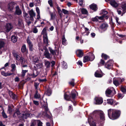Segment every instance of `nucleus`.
<instances>
[{
    "mask_svg": "<svg viewBox=\"0 0 126 126\" xmlns=\"http://www.w3.org/2000/svg\"><path fill=\"white\" fill-rule=\"evenodd\" d=\"M62 11L63 14H68V11L65 9H62Z\"/></svg>",
    "mask_w": 126,
    "mask_h": 126,
    "instance_id": "052dcab7",
    "label": "nucleus"
},
{
    "mask_svg": "<svg viewBox=\"0 0 126 126\" xmlns=\"http://www.w3.org/2000/svg\"><path fill=\"white\" fill-rule=\"evenodd\" d=\"M30 114L28 113H26L23 115V117L24 118L26 119L28 117H29Z\"/></svg>",
    "mask_w": 126,
    "mask_h": 126,
    "instance_id": "864d4df0",
    "label": "nucleus"
},
{
    "mask_svg": "<svg viewBox=\"0 0 126 126\" xmlns=\"http://www.w3.org/2000/svg\"><path fill=\"white\" fill-rule=\"evenodd\" d=\"M13 27V26L11 23H7L4 27V29L7 32H8L12 30Z\"/></svg>",
    "mask_w": 126,
    "mask_h": 126,
    "instance_id": "6e6552de",
    "label": "nucleus"
},
{
    "mask_svg": "<svg viewBox=\"0 0 126 126\" xmlns=\"http://www.w3.org/2000/svg\"><path fill=\"white\" fill-rule=\"evenodd\" d=\"M101 13L103 14V15L105 16V18L106 19H108L109 17L107 15H106L108 13V12L107 11L104 10H103L101 11Z\"/></svg>",
    "mask_w": 126,
    "mask_h": 126,
    "instance_id": "cd10ccee",
    "label": "nucleus"
},
{
    "mask_svg": "<svg viewBox=\"0 0 126 126\" xmlns=\"http://www.w3.org/2000/svg\"><path fill=\"white\" fill-rule=\"evenodd\" d=\"M62 67L64 69H66L67 68V64L64 61H63L62 62Z\"/></svg>",
    "mask_w": 126,
    "mask_h": 126,
    "instance_id": "ea45409f",
    "label": "nucleus"
},
{
    "mask_svg": "<svg viewBox=\"0 0 126 126\" xmlns=\"http://www.w3.org/2000/svg\"><path fill=\"white\" fill-rule=\"evenodd\" d=\"M90 8L94 11H96L97 9V5L94 3L90 5Z\"/></svg>",
    "mask_w": 126,
    "mask_h": 126,
    "instance_id": "412c9836",
    "label": "nucleus"
},
{
    "mask_svg": "<svg viewBox=\"0 0 126 126\" xmlns=\"http://www.w3.org/2000/svg\"><path fill=\"white\" fill-rule=\"evenodd\" d=\"M101 56L105 60H106L109 58V57L108 56L104 53L102 54Z\"/></svg>",
    "mask_w": 126,
    "mask_h": 126,
    "instance_id": "a18cd8bd",
    "label": "nucleus"
},
{
    "mask_svg": "<svg viewBox=\"0 0 126 126\" xmlns=\"http://www.w3.org/2000/svg\"><path fill=\"white\" fill-rule=\"evenodd\" d=\"M5 45V40L3 39H0V49L4 47Z\"/></svg>",
    "mask_w": 126,
    "mask_h": 126,
    "instance_id": "4be33fe9",
    "label": "nucleus"
},
{
    "mask_svg": "<svg viewBox=\"0 0 126 126\" xmlns=\"http://www.w3.org/2000/svg\"><path fill=\"white\" fill-rule=\"evenodd\" d=\"M107 103L109 104L112 105L113 104L114 101L112 99H107Z\"/></svg>",
    "mask_w": 126,
    "mask_h": 126,
    "instance_id": "79ce46f5",
    "label": "nucleus"
},
{
    "mask_svg": "<svg viewBox=\"0 0 126 126\" xmlns=\"http://www.w3.org/2000/svg\"><path fill=\"white\" fill-rule=\"evenodd\" d=\"M113 63V61L112 60H110L108 61L105 64V67L108 69L111 68L112 66Z\"/></svg>",
    "mask_w": 126,
    "mask_h": 126,
    "instance_id": "1a4fd4ad",
    "label": "nucleus"
},
{
    "mask_svg": "<svg viewBox=\"0 0 126 126\" xmlns=\"http://www.w3.org/2000/svg\"><path fill=\"white\" fill-rule=\"evenodd\" d=\"M110 5L113 7H116L118 5V4L114 0H110Z\"/></svg>",
    "mask_w": 126,
    "mask_h": 126,
    "instance_id": "aec40b11",
    "label": "nucleus"
},
{
    "mask_svg": "<svg viewBox=\"0 0 126 126\" xmlns=\"http://www.w3.org/2000/svg\"><path fill=\"white\" fill-rule=\"evenodd\" d=\"M100 119L102 121H103L105 120L104 114L103 112H101L100 113Z\"/></svg>",
    "mask_w": 126,
    "mask_h": 126,
    "instance_id": "7c9ffc66",
    "label": "nucleus"
},
{
    "mask_svg": "<svg viewBox=\"0 0 126 126\" xmlns=\"http://www.w3.org/2000/svg\"><path fill=\"white\" fill-rule=\"evenodd\" d=\"M78 95V93L75 90H73L71 92V97L73 99H74L76 96L77 95Z\"/></svg>",
    "mask_w": 126,
    "mask_h": 126,
    "instance_id": "f3484780",
    "label": "nucleus"
},
{
    "mask_svg": "<svg viewBox=\"0 0 126 126\" xmlns=\"http://www.w3.org/2000/svg\"><path fill=\"white\" fill-rule=\"evenodd\" d=\"M45 66L46 68H49L50 67L51 65L50 63L48 61H45Z\"/></svg>",
    "mask_w": 126,
    "mask_h": 126,
    "instance_id": "72a5a7b5",
    "label": "nucleus"
},
{
    "mask_svg": "<svg viewBox=\"0 0 126 126\" xmlns=\"http://www.w3.org/2000/svg\"><path fill=\"white\" fill-rule=\"evenodd\" d=\"M95 100L96 101L95 104H100L103 102L102 99L101 98L96 97L95 98Z\"/></svg>",
    "mask_w": 126,
    "mask_h": 126,
    "instance_id": "ddd939ff",
    "label": "nucleus"
},
{
    "mask_svg": "<svg viewBox=\"0 0 126 126\" xmlns=\"http://www.w3.org/2000/svg\"><path fill=\"white\" fill-rule=\"evenodd\" d=\"M88 121L90 126H99V124L95 120H93L92 117H89L88 119Z\"/></svg>",
    "mask_w": 126,
    "mask_h": 126,
    "instance_id": "20e7f679",
    "label": "nucleus"
},
{
    "mask_svg": "<svg viewBox=\"0 0 126 126\" xmlns=\"http://www.w3.org/2000/svg\"><path fill=\"white\" fill-rule=\"evenodd\" d=\"M95 76L97 77H101L103 76V75L99 73V72L96 71L95 73Z\"/></svg>",
    "mask_w": 126,
    "mask_h": 126,
    "instance_id": "2f4dec72",
    "label": "nucleus"
},
{
    "mask_svg": "<svg viewBox=\"0 0 126 126\" xmlns=\"http://www.w3.org/2000/svg\"><path fill=\"white\" fill-rule=\"evenodd\" d=\"M9 95L14 99H16L17 98L16 96L12 92L10 91L9 92Z\"/></svg>",
    "mask_w": 126,
    "mask_h": 126,
    "instance_id": "b1692460",
    "label": "nucleus"
},
{
    "mask_svg": "<svg viewBox=\"0 0 126 126\" xmlns=\"http://www.w3.org/2000/svg\"><path fill=\"white\" fill-rule=\"evenodd\" d=\"M34 97L35 98L39 99L40 97V95L39 94H35L34 95Z\"/></svg>",
    "mask_w": 126,
    "mask_h": 126,
    "instance_id": "3c124183",
    "label": "nucleus"
},
{
    "mask_svg": "<svg viewBox=\"0 0 126 126\" xmlns=\"http://www.w3.org/2000/svg\"><path fill=\"white\" fill-rule=\"evenodd\" d=\"M98 16H96L94 18H92V20L93 21H97L98 20Z\"/></svg>",
    "mask_w": 126,
    "mask_h": 126,
    "instance_id": "e2e57ef3",
    "label": "nucleus"
},
{
    "mask_svg": "<svg viewBox=\"0 0 126 126\" xmlns=\"http://www.w3.org/2000/svg\"><path fill=\"white\" fill-rule=\"evenodd\" d=\"M22 11L20 9L19 7L17 6L16 7V11L15 14L18 16H19L22 14Z\"/></svg>",
    "mask_w": 126,
    "mask_h": 126,
    "instance_id": "f8f14e48",
    "label": "nucleus"
},
{
    "mask_svg": "<svg viewBox=\"0 0 126 126\" xmlns=\"http://www.w3.org/2000/svg\"><path fill=\"white\" fill-rule=\"evenodd\" d=\"M39 50L43 51L44 49L45 50L44 55L45 56V57L48 59H50L51 58L50 54L49 53L46 47H45L44 49H42L39 46Z\"/></svg>",
    "mask_w": 126,
    "mask_h": 126,
    "instance_id": "39448f33",
    "label": "nucleus"
},
{
    "mask_svg": "<svg viewBox=\"0 0 126 126\" xmlns=\"http://www.w3.org/2000/svg\"><path fill=\"white\" fill-rule=\"evenodd\" d=\"M48 2L50 6L51 7H52L53 6V3L52 0H49L48 1Z\"/></svg>",
    "mask_w": 126,
    "mask_h": 126,
    "instance_id": "338daca9",
    "label": "nucleus"
},
{
    "mask_svg": "<svg viewBox=\"0 0 126 126\" xmlns=\"http://www.w3.org/2000/svg\"><path fill=\"white\" fill-rule=\"evenodd\" d=\"M39 83L35 82L34 83V85L36 89L37 90L38 88V87L39 86Z\"/></svg>",
    "mask_w": 126,
    "mask_h": 126,
    "instance_id": "5fc2aeb1",
    "label": "nucleus"
},
{
    "mask_svg": "<svg viewBox=\"0 0 126 126\" xmlns=\"http://www.w3.org/2000/svg\"><path fill=\"white\" fill-rule=\"evenodd\" d=\"M108 25L106 23H104L101 24L100 26V28L101 30H99V31L100 33H102L103 32L106 31L108 27Z\"/></svg>",
    "mask_w": 126,
    "mask_h": 126,
    "instance_id": "423d86ee",
    "label": "nucleus"
},
{
    "mask_svg": "<svg viewBox=\"0 0 126 126\" xmlns=\"http://www.w3.org/2000/svg\"><path fill=\"white\" fill-rule=\"evenodd\" d=\"M50 15L51 16L50 20L53 19L55 17V16H54L52 13H50Z\"/></svg>",
    "mask_w": 126,
    "mask_h": 126,
    "instance_id": "680f3d73",
    "label": "nucleus"
},
{
    "mask_svg": "<svg viewBox=\"0 0 126 126\" xmlns=\"http://www.w3.org/2000/svg\"><path fill=\"white\" fill-rule=\"evenodd\" d=\"M18 25L20 27H22L23 26L22 20V19H19L18 21Z\"/></svg>",
    "mask_w": 126,
    "mask_h": 126,
    "instance_id": "c03bdc74",
    "label": "nucleus"
},
{
    "mask_svg": "<svg viewBox=\"0 0 126 126\" xmlns=\"http://www.w3.org/2000/svg\"><path fill=\"white\" fill-rule=\"evenodd\" d=\"M89 57L88 56H86L83 57V62L84 63H86L89 61H90Z\"/></svg>",
    "mask_w": 126,
    "mask_h": 126,
    "instance_id": "e433bc0d",
    "label": "nucleus"
},
{
    "mask_svg": "<svg viewBox=\"0 0 126 126\" xmlns=\"http://www.w3.org/2000/svg\"><path fill=\"white\" fill-rule=\"evenodd\" d=\"M42 34H43V43L46 46L49 45L48 43L50 41L48 40L47 34L46 32L45 29L44 28L42 32Z\"/></svg>",
    "mask_w": 126,
    "mask_h": 126,
    "instance_id": "7ed1b4c3",
    "label": "nucleus"
},
{
    "mask_svg": "<svg viewBox=\"0 0 126 126\" xmlns=\"http://www.w3.org/2000/svg\"><path fill=\"white\" fill-rule=\"evenodd\" d=\"M57 9L58 10V11L59 13V14L60 15H61L62 13V11L61 10L60 7L59 6H58L57 7Z\"/></svg>",
    "mask_w": 126,
    "mask_h": 126,
    "instance_id": "bf43d9fd",
    "label": "nucleus"
},
{
    "mask_svg": "<svg viewBox=\"0 0 126 126\" xmlns=\"http://www.w3.org/2000/svg\"><path fill=\"white\" fill-rule=\"evenodd\" d=\"M43 64L42 63H38L37 64H35L33 67V69L35 70L40 68H42V66Z\"/></svg>",
    "mask_w": 126,
    "mask_h": 126,
    "instance_id": "6ab92c4d",
    "label": "nucleus"
},
{
    "mask_svg": "<svg viewBox=\"0 0 126 126\" xmlns=\"http://www.w3.org/2000/svg\"><path fill=\"white\" fill-rule=\"evenodd\" d=\"M22 71L21 72V76L23 77L25 76L26 73L28 72V70H24L23 68H22Z\"/></svg>",
    "mask_w": 126,
    "mask_h": 126,
    "instance_id": "bb28decb",
    "label": "nucleus"
},
{
    "mask_svg": "<svg viewBox=\"0 0 126 126\" xmlns=\"http://www.w3.org/2000/svg\"><path fill=\"white\" fill-rule=\"evenodd\" d=\"M120 113V111L113 109H110L108 110V115L109 118L112 120L118 118Z\"/></svg>",
    "mask_w": 126,
    "mask_h": 126,
    "instance_id": "f257e3e1",
    "label": "nucleus"
},
{
    "mask_svg": "<svg viewBox=\"0 0 126 126\" xmlns=\"http://www.w3.org/2000/svg\"><path fill=\"white\" fill-rule=\"evenodd\" d=\"M3 117L4 118H7V115L5 113L4 109L2 110V111L1 113Z\"/></svg>",
    "mask_w": 126,
    "mask_h": 126,
    "instance_id": "49530a36",
    "label": "nucleus"
},
{
    "mask_svg": "<svg viewBox=\"0 0 126 126\" xmlns=\"http://www.w3.org/2000/svg\"><path fill=\"white\" fill-rule=\"evenodd\" d=\"M104 63V61L103 60L101 59L100 62L98 64V67L101 66V65H103Z\"/></svg>",
    "mask_w": 126,
    "mask_h": 126,
    "instance_id": "de8ad7c7",
    "label": "nucleus"
},
{
    "mask_svg": "<svg viewBox=\"0 0 126 126\" xmlns=\"http://www.w3.org/2000/svg\"><path fill=\"white\" fill-rule=\"evenodd\" d=\"M21 50L22 52L23 53L27 51L25 45H24L22 46Z\"/></svg>",
    "mask_w": 126,
    "mask_h": 126,
    "instance_id": "4c0bfd02",
    "label": "nucleus"
},
{
    "mask_svg": "<svg viewBox=\"0 0 126 126\" xmlns=\"http://www.w3.org/2000/svg\"><path fill=\"white\" fill-rule=\"evenodd\" d=\"M15 5L14 2H11L9 3L8 5V8L9 11L12 12L14 8V5Z\"/></svg>",
    "mask_w": 126,
    "mask_h": 126,
    "instance_id": "9b49d317",
    "label": "nucleus"
},
{
    "mask_svg": "<svg viewBox=\"0 0 126 126\" xmlns=\"http://www.w3.org/2000/svg\"><path fill=\"white\" fill-rule=\"evenodd\" d=\"M39 73L38 71L36 70H35L33 71V73L32 74H31L30 76L32 78H35L39 74Z\"/></svg>",
    "mask_w": 126,
    "mask_h": 126,
    "instance_id": "a211bd4d",
    "label": "nucleus"
},
{
    "mask_svg": "<svg viewBox=\"0 0 126 126\" xmlns=\"http://www.w3.org/2000/svg\"><path fill=\"white\" fill-rule=\"evenodd\" d=\"M42 123L40 121H39L37 124L38 126H42Z\"/></svg>",
    "mask_w": 126,
    "mask_h": 126,
    "instance_id": "774afa93",
    "label": "nucleus"
},
{
    "mask_svg": "<svg viewBox=\"0 0 126 126\" xmlns=\"http://www.w3.org/2000/svg\"><path fill=\"white\" fill-rule=\"evenodd\" d=\"M89 59L90 61H93L95 58V56L92 53H90Z\"/></svg>",
    "mask_w": 126,
    "mask_h": 126,
    "instance_id": "473e14b6",
    "label": "nucleus"
},
{
    "mask_svg": "<svg viewBox=\"0 0 126 126\" xmlns=\"http://www.w3.org/2000/svg\"><path fill=\"white\" fill-rule=\"evenodd\" d=\"M66 40L65 38V36L64 35H63L62 38V44L64 46H66L67 45V43L66 42Z\"/></svg>",
    "mask_w": 126,
    "mask_h": 126,
    "instance_id": "a878e982",
    "label": "nucleus"
},
{
    "mask_svg": "<svg viewBox=\"0 0 126 126\" xmlns=\"http://www.w3.org/2000/svg\"><path fill=\"white\" fill-rule=\"evenodd\" d=\"M116 93L115 91L114 88L113 87H110L108 88L105 92L106 96L109 97H112Z\"/></svg>",
    "mask_w": 126,
    "mask_h": 126,
    "instance_id": "f03ea898",
    "label": "nucleus"
},
{
    "mask_svg": "<svg viewBox=\"0 0 126 126\" xmlns=\"http://www.w3.org/2000/svg\"><path fill=\"white\" fill-rule=\"evenodd\" d=\"M45 93L48 96L50 95L51 93V89L49 88H48L47 90L45 92Z\"/></svg>",
    "mask_w": 126,
    "mask_h": 126,
    "instance_id": "393cba45",
    "label": "nucleus"
},
{
    "mask_svg": "<svg viewBox=\"0 0 126 126\" xmlns=\"http://www.w3.org/2000/svg\"><path fill=\"white\" fill-rule=\"evenodd\" d=\"M17 39L16 37L15 36H12L11 38V41L14 43H15L16 42Z\"/></svg>",
    "mask_w": 126,
    "mask_h": 126,
    "instance_id": "a19ab883",
    "label": "nucleus"
},
{
    "mask_svg": "<svg viewBox=\"0 0 126 126\" xmlns=\"http://www.w3.org/2000/svg\"><path fill=\"white\" fill-rule=\"evenodd\" d=\"M67 93L64 94V99L68 101H70V97L69 95L66 94Z\"/></svg>",
    "mask_w": 126,
    "mask_h": 126,
    "instance_id": "c9c22d12",
    "label": "nucleus"
},
{
    "mask_svg": "<svg viewBox=\"0 0 126 126\" xmlns=\"http://www.w3.org/2000/svg\"><path fill=\"white\" fill-rule=\"evenodd\" d=\"M76 53L77 56L80 58L82 57L84 54L82 50L80 49L77 50L76 51Z\"/></svg>",
    "mask_w": 126,
    "mask_h": 126,
    "instance_id": "4468645a",
    "label": "nucleus"
},
{
    "mask_svg": "<svg viewBox=\"0 0 126 126\" xmlns=\"http://www.w3.org/2000/svg\"><path fill=\"white\" fill-rule=\"evenodd\" d=\"M13 56L16 58V60L18 61H20V59L21 57H20L19 56L17 53L13 52Z\"/></svg>",
    "mask_w": 126,
    "mask_h": 126,
    "instance_id": "5701e85b",
    "label": "nucleus"
},
{
    "mask_svg": "<svg viewBox=\"0 0 126 126\" xmlns=\"http://www.w3.org/2000/svg\"><path fill=\"white\" fill-rule=\"evenodd\" d=\"M49 50L51 53L53 55H55L56 54V51L57 52V54H58V52L56 50H54L51 48H49Z\"/></svg>",
    "mask_w": 126,
    "mask_h": 126,
    "instance_id": "58836bf2",
    "label": "nucleus"
},
{
    "mask_svg": "<svg viewBox=\"0 0 126 126\" xmlns=\"http://www.w3.org/2000/svg\"><path fill=\"white\" fill-rule=\"evenodd\" d=\"M81 13L83 14L87 15L88 14V11L84 8H82L81 10Z\"/></svg>",
    "mask_w": 126,
    "mask_h": 126,
    "instance_id": "c756f323",
    "label": "nucleus"
},
{
    "mask_svg": "<svg viewBox=\"0 0 126 126\" xmlns=\"http://www.w3.org/2000/svg\"><path fill=\"white\" fill-rule=\"evenodd\" d=\"M20 61L22 64H24L25 62V59L22 57H21Z\"/></svg>",
    "mask_w": 126,
    "mask_h": 126,
    "instance_id": "09e8293b",
    "label": "nucleus"
},
{
    "mask_svg": "<svg viewBox=\"0 0 126 126\" xmlns=\"http://www.w3.org/2000/svg\"><path fill=\"white\" fill-rule=\"evenodd\" d=\"M11 67L12 68L11 71L12 72H14L16 68V66L15 64H11Z\"/></svg>",
    "mask_w": 126,
    "mask_h": 126,
    "instance_id": "37998d69",
    "label": "nucleus"
},
{
    "mask_svg": "<svg viewBox=\"0 0 126 126\" xmlns=\"http://www.w3.org/2000/svg\"><path fill=\"white\" fill-rule=\"evenodd\" d=\"M32 61L34 63H38L39 61V59L36 56H34L33 57Z\"/></svg>",
    "mask_w": 126,
    "mask_h": 126,
    "instance_id": "f704fd0d",
    "label": "nucleus"
},
{
    "mask_svg": "<svg viewBox=\"0 0 126 126\" xmlns=\"http://www.w3.org/2000/svg\"><path fill=\"white\" fill-rule=\"evenodd\" d=\"M27 42L29 46V49L31 51H32L33 49V45L29 39V37H28L27 40Z\"/></svg>",
    "mask_w": 126,
    "mask_h": 126,
    "instance_id": "2eb2a0df",
    "label": "nucleus"
},
{
    "mask_svg": "<svg viewBox=\"0 0 126 126\" xmlns=\"http://www.w3.org/2000/svg\"><path fill=\"white\" fill-rule=\"evenodd\" d=\"M29 14L30 16V19L31 20H33V17L35 16V13L32 10H31L29 12Z\"/></svg>",
    "mask_w": 126,
    "mask_h": 126,
    "instance_id": "dca6fc26",
    "label": "nucleus"
},
{
    "mask_svg": "<svg viewBox=\"0 0 126 126\" xmlns=\"http://www.w3.org/2000/svg\"><path fill=\"white\" fill-rule=\"evenodd\" d=\"M121 9L122 10V11L120 10H118L117 11L118 14L121 15V16H123V15L126 12V4H125L121 6Z\"/></svg>",
    "mask_w": 126,
    "mask_h": 126,
    "instance_id": "0eeeda50",
    "label": "nucleus"
},
{
    "mask_svg": "<svg viewBox=\"0 0 126 126\" xmlns=\"http://www.w3.org/2000/svg\"><path fill=\"white\" fill-rule=\"evenodd\" d=\"M13 110L12 107L10 105L8 106L7 113L10 114H11L12 111Z\"/></svg>",
    "mask_w": 126,
    "mask_h": 126,
    "instance_id": "c85d7f7f",
    "label": "nucleus"
},
{
    "mask_svg": "<svg viewBox=\"0 0 126 126\" xmlns=\"http://www.w3.org/2000/svg\"><path fill=\"white\" fill-rule=\"evenodd\" d=\"M121 90L124 93H125L126 91V87H122L121 88Z\"/></svg>",
    "mask_w": 126,
    "mask_h": 126,
    "instance_id": "603ef678",
    "label": "nucleus"
},
{
    "mask_svg": "<svg viewBox=\"0 0 126 126\" xmlns=\"http://www.w3.org/2000/svg\"><path fill=\"white\" fill-rule=\"evenodd\" d=\"M113 81L114 84L116 86L121 83V80L120 78H114Z\"/></svg>",
    "mask_w": 126,
    "mask_h": 126,
    "instance_id": "9d476101",
    "label": "nucleus"
},
{
    "mask_svg": "<svg viewBox=\"0 0 126 126\" xmlns=\"http://www.w3.org/2000/svg\"><path fill=\"white\" fill-rule=\"evenodd\" d=\"M38 31V30L36 27L33 28V32L34 33H36Z\"/></svg>",
    "mask_w": 126,
    "mask_h": 126,
    "instance_id": "0e129e2a",
    "label": "nucleus"
},
{
    "mask_svg": "<svg viewBox=\"0 0 126 126\" xmlns=\"http://www.w3.org/2000/svg\"><path fill=\"white\" fill-rule=\"evenodd\" d=\"M38 80L39 81L42 82H46L47 81V80L46 78H45L44 79H38Z\"/></svg>",
    "mask_w": 126,
    "mask_h": 126,
    "instance_id": "13d9d810",
    "label": "nucleus"
},
{
    "mask_svg": "<svg viewBox=\"0 0 126 126\" xmlns=\"http://www.w3.org/2000/svg\"><path fill=\"white\" fill-rule=\"evenodd\" d=\"M69 83L71 85L73 86H74V80L73 79H72V80L69 82Z\"/></svg>",
    "mask_w": 126,
    "mask_h": 126,
    "instance_id": "6e6d98bb",
    "label": "nucleus"
},
{
    "mask_svg": "<svg viewBox=\"0 0 126 126\" xmlns=\"http://www.w3.org/2000/svg\"><path fill=\"white\" fill-rule=\"evenodd\" d=\"M54 45L55 46V48L58 47H59L60 46V43L59 42H57V44L55 43Z\"/></svg>",
    "mask_w": 126,
    "mask_h": 126,
    "instance_id": "69168bd1",
    "label": "nucleus"
},
{
    "mask_svg": "<svg viewBox=\"0 0 126 126\" xmlns=\"http://www.w3.org/2000/svg\"><path fill=\"white\" fill-rule=\"evenodd\" d=\"M36 121L35 120H32L30 126H35V125H36Z\"/></svg>",
    "mask_w": 126,
    "mask_h": 126,
    "instance_id": "8fccbe9b",
    "label": "nucleus"
},
{
    "mask_svg": "<svg viewBox=\"0 0 126 126\" xmlns=\"http://www.w3.org/2000/svg\"><path fill=\"white\" fill-rule=\"evenodd\" d=\"M23 16L26 19V18H29L28 14L25 12H23Z\"/></svg>",
    "mask_w": 126,
    "mask_h": 126,
    "instance_id": "4d7b16f0",
    "label": "nucleus"
}]
</instances>
